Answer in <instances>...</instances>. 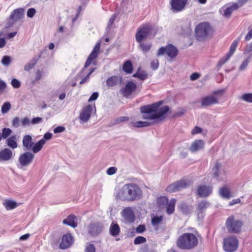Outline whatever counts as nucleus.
Returning a JSON list of instances; mask_svg holds the SVG:
<instances>
[{
	"label": "nucleus",
	"instance_id": "1",
	"mask_svg": "<svg viewBox=\"0 0 252 252\" xmlns=\"http://www.w3.org/2000/svg\"><path fill=\"white\" fill-rule=\"evenodd\" d=\"M142 196V191L138 185L127 183L116 191L115 196L117 201L134 202L141 199Z\"/></svg>",
	"mask_w": 252,
	"mask_h": 252
},
{
	"label": "nucleus",
	"instance_id": "2",
	"mask_svg": "<svg viewBox=\"0 0 252 252\" xmlns=\"http://www.w3.org/2000/svg\"><path fill=\"white\" fill-rule=\"evenodd\" d=\"M162 103V101H160L141 107L140 111L143 114L142 119L148 120H162L169 110L167 106L160 107Z\"/></svg>",
	"mask_w": 252,
	"mask_h": 252
},
{
	"label": "nucleus",
	"instance_id": "3",
	"mask_svg": "<svg viewBox=\"0 0 252 252\" xmlns=\"http://www.w3.org/2000/svg\"><path fill=\"white\" fill-rule=\"evenodd\" d=\"M198 244V239L192 233H186L180 236L177 241V245L182 249L189 250L195 247Z\"/></svg>",
	"mask_w": 252,
	"mask_h": 252
},
{
	"label": "nucleus",
	"instance_id": "4",
	"mask_svg": "<svg viewBox=\"0 0 252 252\" xmlns=\"http://www.w3.org/2000/svg\"><path fill=\"white\" fill-rule=\"evenodd\" d=\"M210 32L211 27L208 23H201L195 29L196 38L198 41H203L208 38Z\"/></svg>",
	"mask_w": 252,
	"mask_h": 252
},
{
	"label": "nucleus",
	"instance_id": "5",
	"mask_svg": "<svg viewBox=\"0 0 252 252\" xmlns=\"http://www.w3.org/2000/svg\"><path fill=\"white\" fill-rule=\"evenodd\" d=\"M225 224L229 232L239 233L241 231L243 222L236 219L233 216H231L227 218Z\"/></svg>",
	"mask_w": 252,
	"mask_h": 252
},
{
	"label": "nucleus",
	"instance_id": "6",
	"mask_svg": "<svg viewBox=\"0 0 252 252\" xmlns=\"http://www.w3.org/2000/svg\"><path fill=\"white\" fill-rule=\"evenodd\" d=\"M239 246V241L234 236L228 237L224 239L223 248L227 252H233L237 250Z\"/></svg>",
	"mask_w": 252,
	"mask_h": 252
},
{
	"label": "nucleus",
	"instance_id": "7",
	"mask_svg": "<svg viewBox=\"0 0 252 252\" xmlns=\"http://www.w3.org/2000/svg\"><path fill=\"white\" fill-rule=\"evenodd\" d=\"M153 27L151 25H146L138 29L135 34V39L138 42H143L151 33Z\"/></svg>",
	"mask_w": 252,
	"mask_h": 252
},
{
	"label": "nucleus",
	"instance_id": "8",
	"mask_svg": "<svg viewBox=\"0 0 252 252\" xmlns=\"http://www.w3.org/2000/svg\"><path fill=\"white\" fill-rule=\"evenodd\" d=\"M165 54H166L171 59L175 58L178 54V50L174 46L169 44L165 47L160 48L158 50L157 56L160 57Z\"/></svg>",
	"mask_w": 252,
	"mask_h": 252
},
{
	"label": "nucleus",
	"instance_id": "9",
	"mask_svg": "<svg viewBox=\"0 0 252 252\" xmlns=\"http://www.w3.org/2000/svg\"><path fill=\"white\" fill-rule=\"evenodd\" d=\"M190 182L189 180H181L173 183L166 189L168 192H173L178 191L189 186Z\"/></svg>",
	"mask_w": 252,
	"mask_h": 252
},
{
	"label": "nucleus",
	"instance_id": "10",
	"mask_svg": "<svg viewBox=\"0 0 252 252\" xmlns=\"http://www.w3.org/2000/svg\"><path fill=\"white\" fill-rule=\"evenodd\" d=\"M25 9L23 8H19L14 9L11 13L9 21L8 22V27L12 26L16 22L24 17Z\"/></svg>",
	"mask_w": 252,
	"mask_h": 252
},
{
	"label": "nucleus",
	"instance_id": "11",
	"mask_svg": "<svg viewBox=\"0 0 252 252\" xmlns=\"http://www.w3.org/2000/svg\"><path fill=\"white\" fill-rule=\"evenodd\" d=\"M248 1V0H238L237 2L233 3L229 6H228L224 11L223 15L226 18H229L233 11L242 7Z\"/></svg>",
	"mask_w": 252,
	"mask_h": 252
},
{
	"label": "nucleus",
	"instance_id": "12",
	"mask_svg": "<svg viewBox=\"0 0 252 252\" xmlns=\"http://www.w3.org/2000/svg\"><path fill=\"white\" fill-rule=\"evenodd\" d=\"M34 157V155L31 152H27L21 155L19 158V161L22 166H27L31 164Z\"/></svg>",
	"mask_w": 252,
	"mask_h": 252
},
{
	"label": "nucleus",
	"instance_id": "13",
	"mask_svg": "<svg viewBox=\"0 0 252 252\" xmlns=\"http://www.w3.org/2000/svg\"><path fill=\"white\" fill-rule=\"evenodd\" d=\"M93 108H94L95 111V106L94 105L93 106L89 104L83 109L79 117L82 122L85 123L89 121Z\"/></svg>",
	"mask_w": 252,
	"mask_h": 252
},
{
	"label": "nucleus",
	"instance_id": "14",
	"mask_svg": "<svg viewBox=\"0 0 252 252\" xmlns=\"http://www.w3.org/2000/svg\"><path fill=\"white\" fill-rule=\"evenodd\" d=\"M215 92L213 95H208L202 98L201 105L202 107H208L218 103V98L215 95V94L219 93Z\"/></svg>",
	"mask_w": 252,
	"mask_h": 252
},
{
	"label": "nucleus",
	"instance_id": "15",
	"mask_svg": "<svg viewBox=\"0 0 252 252\" xmlns=\"http://www.w3.org/2000/svg\"><path fill=\"white\" fill-rule=\"evenodd\" d=\"M121 215L127 222L131 223L135 220V218L134 212L130 207H126L121 212Z\"/></svg>",
	"mask_w": 252,
	"mask_h": 252
},
{
	"label": "nucleus",
	"instance_id": "16",
	"mask_svg": "<svg viewBox=\"0 0 252 252\" xmlns=\"http://www.w3.org/2000/svg\"><path fill=\"white\" fill-rule=\"evenodd\" d=\"M100 47V43L99 42H98L95 45L94 49L93 50L92 52L88 57L85 65L84 67L87 68L88 67L91 63H92L93 61L96 59L98 55L99 50Z\"/></svg>",
	"mask_w": 252,
	"mask_h": 252
},
{
	"label": "nucleus",
	"instance_id": "17",
	"mask_svg": "<svg viewBox=\"0 0 252 252\" xmlns=\"http://www.w3.org/2000/svg\"><path fill=\"white\" fill-rule=\"evenodd\" d=\"M103 227L99 223H91L88 227V231L92 237H95L101 232Z\"/></svg>",
	"mask_w": 252,
	"mask_h": 252
},
{
	"label": "nucleus",
	"instance_id": "18",
	"mask_svg": "<svg viewBox=\"0 0 252 252\" xmlns=\"http://www.w3.org/2000/svg\"><path fill=\"white\" fill-rule=\"evenodd\" d=\"M188 0H172L171 9L174 12H179L184 9Z\"/></svg>",
	"mask_w": 252,
	"mask_h": 252
},
{
	"label": "nucleus",
	"instance_id": "19",
	"mask_svg": "<svg viewBox=\"0 0 252 252\" xmlns=\"http://www.w3.org/2000/svg\"><path fill=\"white\" fill-rule=\"evenodd\" d=\"M213 177L216 179L218 181H220L223 180V175L224 172L221 169V164L216 162L215 165L212 169Z\"/></svg>",
	"mask_w": 252,
	"mask_h": 252
},
{
	"label": "nucleus",
	"instance_id": "20",
	"mask_svg": "<svg viewBox=\"0 0 252 252\" xmlns=\"http://www.w3.org/2000/svg\"><path fill=\"white\" fill-rule=\"evenodd\" d=\"M136 88L137 86L135 83L132 81L128 82L123 89L124 95L126 97H128L135 91Z\"/></svg>",
	"mask_w": 252,
	"mask_h": 252
},
{
	"label": "nucleus",
	"instance_id": "21",
	"mask_svg": "<svg viewBox=\"0 0 252 252\" xmlns=\"http://www.w3.org/2000/svg\"><path fill=\"white\" fill-rule=\"evenodd\" d=\"M197 190L199 196L206 197L212 193V187L207 186H200L198 187Z\"/></svg>",
	"mask_w": 252,
	"mask_h": 252
},
{
	"label": "nucleus",
	"instance_id": "22",
	"mask_svg": "<svg viewBox=\"0 0 252 252\" xmlns=\"http://www.w3.org/2000/svg\"><path fill=\"white\" fill-rule=\"evenodd\" d=\"M72 243V237L70 234L63 236L62 242L60 244L61 249H65L69 247Z\"/></svg>",
	"mask_w": 252,
	"mask_h": 252
},
{
	"label": "nucleus",
	"instance_id": "23",
	"mask_svg": "<svg viewBox=\"0 0 252 252\" xmlns=\"http://www.w3.org/2000/svg\"><path fill=\"white\" fill-rule=\"evenodd\" d=\"M13 156L11 150L5 148L0 152V160L7 161L10 160Z\"/></svg>",
	"mask_w": 252,
	"mask_h": 252
},
{
	"label": "nucleus",
	"instance_id": "24",
	"mask_svg": "<svg viewBox=\"0 0 252 252\" xmlns=\"http://www.w3.org/2000/svg\"><path fill=\"white\" fill-rule=\"evenodd\" d=\"M204 143L202 140H196L191 144L189 150L192 152H195L204 147Z\"/></svg>",
	"mask_w": 252,
	"mask_h": 252
},
{
	"label": "nucleus",
	"instance_id": "25",
	"mask_svg": "<svg viewBox=\"0 0 252 252\" xmlns=\"http://www.w3.org/2000/svg\"><path fill=\"white\" fill-rule=\"evenodd\" d=\"M76 220V217L74 215H70L63 220V223L73 228H75L77 226V223L75 221Z\"/></svg>",
	"mask_w": 252,
	"mask_h": 252
},
{
	"label": "nucleus",
	"instance_id": "26",
	"mask_svg": "<svg viewBox=\"0 0 252 252\" xmlns=\"http://www.w3.org/2000/svg\"><path fill=\"white\" fill-rule=\"evenodd\" d=\"M219 194L223 198L228 199L232 197L230 189L224 186L219 189Z\"/></svg>",
	"mask_w": 252,
	"mask_h": 252
},
{
	"label": "nucleus",
	"instance_id": "27",
	"mask_svg": "<svg viewBox=\"0 0 252 252\" xmlns=\"http://www.w3.org/2000/svg\"><path fill=\"white\" fill-rule=\"evenodd\" d=\"M22 143L23 146L28 150L31 149L34 144L32 138L30 135H26L23 137Z\"/></svg>",
	"mask_w": 252,
	"mask_h": 252
},
{
	"label": "nucleus",
	"instance_id": "28",
	"mask_svg": "<svg viewBox=\"0 0 252 252\" xmlns=\"http://www.w3.org/2000/svg\"><path fill=\"white\" fill-rule=\"evenodd\" d=\"M120 82V78L117 76L108 78L106 80V85L109 87H112L118 85Z\"/></svg>",
	"mask_w": 252,
	"mask_h": 252
},
{
	"label": "nucleus",
	"instance_id": "29",
	"mask_svg": "<svg viewBox=\"0 0 252 252\" xmlns=\"http://www.w3.org/2000/svg\"><path fill=\"white\" fill-rule=\"evenodd\" d=\"M45 144V140L44 139H41L36 142L35 144H33L32 147V150L33 153H37L39 152L42 148L43 145Z\"/></svg>",
	"mask_w": 252,
	"mask_h": 252
},
{
	"label": "nucleus",
	"instance_id": "30",
	"mask_svg": "<svg viewBox=\"0 0 252 252\" xmlns=\"http://www.w3.org/2000/svg\"><path fill=\"white\" fill-rule=\"evenodd\" d=\"M110 234L113 236H118L120 232V228L117 223H112L109 228Z\"/></svg>",
	"mask_w": 252,
	"mask_h": 252
},
{
	"label": "nucleus",
	"instance_id": "31",
	"mask_svg": "<svg viewBox=\"0 0 252 252\" xmlns=\"http://www.w3.org/2000/svg\"><path fill=\"white\" fill-rule=\"evenodd\" d=\"M41 55L38 58H33L30 62L27 63L24 66V69L26 71H29L32 69L37 63L39 59L40 58Z\"/></svg>",
	"mask_w": 252,
	"mask_h": 252
},
{
	"label": "nucleus",
	"instance_id": "32",
	"mask_svg": "<svg viewBox=\"0 0 252 252\" xmlns=\"http://www.w3.org/2000/svg\"><path fill=\"white\" fill-rule=\"evenodd\" d=\"M209 203L206 201L200 202L198 205L197 213L199 214L203 212L209 207Z\"/></svg>",
	"mask_w": 252,
	"mask_h": 252
},
{
	"label": "nucleus",
	"instance_id": "33",
	"mask_svg": "<svg viewBox=\"0 0 252 252\" xmlns=\"http://www.w3.org/2000/svg\"><path fill=\"white\" fill-rule=\"evenodd\" d=\"M140 49L144 53L148 52L152 47V44L150 43H144L143 42L138 43Z\"/></svg>",
	"mask_w": 252,
	"mask_h": 252
},
{
	"label": "nucleus",
	"instance_id": "34",
	"mask_svg": "<svg viewBox=\"0 0 252 252\" xmlns=\"http://www.w3.org/2000/svg\"><path fill=\"white\" fill-rule=\"evenodd\" d=\"M3 205L7 210H12L17 207V203L11 200H6L3 203Z\"/></svg>",
	"mask_w": 252,
	"mask_h": 252
},
{
	"label": "nucleus",
	"instance_id": "35",
	"mask_svg": "<svg viewBox=\"0 0 252 252\" xmlns=\"http://www.w3.org/2000/svg\"><path fill=\"white\" fill-rule=\"evenodd\" d=\"M176 200L175 199H171L167 204L166 212L168 214L170 215L174 213L175 209Z\"/></svg>",
	"mask_w": 252,
	"mask_h": 252
},
{
	"label": "nucleus",
	"instance_id": "36",
	"mask_svg": "<svg viewBox=\"0 0 252 252\" xmlns=\"http://www.w3.org/2000/svg\"><path fill=\"white\" fill-rule=\"evenodd\" d=\"M153 124L152 122L148 121H137L133 123V126L135 127H147L151 126Z\"/></svg>",
	"mask_w": 252,
	"mask_h": 252
},
{
	"label": "nucleus",
	"instance_id": "37",
	"mask_svg": "<svg viewBox=\"0 0 252 252\" xmlns=\"http://www.w3.org/2000/svg\"><path fill=\"white\" fill-rule=\"evenodd\" d=\"M123 70L126 73L129 74L132 72V65L131 62L130 61H126L123 65Z\"/></svg>",
	"mask_w": 252,
	"mask_h": 252
},
{
	"label": "nucleus",
	"instance_id": "38",
	"mask_svg": "<svg viewBox=\"0 0 252 252\" xmlns=\"http://www.w3.org/2000/svg\"><path fill=\"white\" fill-rule=\"evenodd\" d=\"M133 76L134 77H138L141 80H144L147 78L148 74L145 71H141L139 69L137 72L133 75Z\"/></svg>",
	"mask_w": 252,
	"mask_h": 252
},
{
	"label": "nucleus",
	"instance_id": "39",
	"mask_svg": "<svg viewBox=\"0 0 252 252\" xmlns=\"http://www.w3.org/2000/svg\"><path fill=\"white\" fill-rule=\"evenodd\" d=\"M15 136H11L7 139V146L11 148L15 149L17 147V143L15 141Z\"/></svg>",
	"mask_w": 252,
	"mask_h": 252
},
{
	"label": "nucleus",
	"instance_id": "40",
	"mask_svg": "<svg viewBox=\"0 0 252 252\" xmlns=\"http://www.w3.org/2000/svg\"><path fill=\"white\" fill-rule=\"evenodd\" d=\"M129 118L128 117H120L115 119L112 122L111 126L118 125L121 122L128 121Z\"/></svg>",
	"mask_w": 252,
	"mask_h": 252
},
{
	"label": "nucleus",
	"instance_id": "41",
	"mask_svg": "<svg viewBox=\"0 0 252 252\" xmlns=\"http://www.w3.org/2000/svg\"><path fill=\"white\" fill-rule=\"evenodd\" d=\"M238 44V41L237 40H234L232 43L231 45V46L230 47V50L229 53H228L227 54L228 55V56H231L234 52L235 51L237 46Z\"/></svg>",
	"mask_w": 252,
	"mask_h": 252
},
{
	"label": "nucleus",
	"instance_id": "42",
	"mask_svg": "<svg viewBox=\"0 0 252 252\" xmlns=\"http://www.w3.org/2000/svg\"><path fill=\"white\" fill-rule=\"evenodd\" d=\"M162 220V216H154L152 219V224L154 226H156L158 225Z\"/></svg>",
	"mask_w": 252,
	"mask_h": 252
},
{
	"label": "nucleus",
	"instance_id": "43",
	"mask_svg": "<svg viewBox=\"0 0 252 252\" xmlns=\"http://www.w3.org/2000/svg\"><path fill=\"white\" fill-rule=\"evenodd\" d=\"M11 108V104L9 102L4 103L1 107V112L3 114L7 113Z\"/></svg>",
	"mask_w": 252,
	"mask_h": 252
},
{
	"label": "nucleus",
	"instance_id": "44",
	"mask_svg": "<svg viewBox=\"0 0 252 252\" xmlns=\"http://www.w3.org/2000/svg\"><path fill=\"white\" fill-rule=\"evenodd\" d=\"M12 132V130L9 128H3L2 130V137L3 139L6 138Z\"/></svg>",
	"mask_w": 252,
	"mask_h": 252
},
{
	"label": "nucleus",
	"instance_id": "45",
	"mask_svg": "<svg viewBox=\"0 0 252 252\" xmlns=\"http://www.w3.org/2000/svg\"><path fill=\"white\" fill-rule=\"evenodd\" d=\"M241 99L245 101L252 103V94H245L243 95H242Z\"/></svg>",
	"mask_w": 252,
	"mask_h": 252
},
{
	"label": "nucleus",
	"instance_id": "46",
	"mask_svg": "<svg viewBox=\"0 0 252 252\" xmlns=\"http://www.w3.org/2000/svg\"><path fill=\"white\" fill-rule=\"evenodd\" d=\"M146 241V239L143 236H138L136 237L134 241V244L135 245H139L145 243Z\"/></svg>",
	"mask_w": 252,
	"mask_h": 252
},
{
	"label": "nucleus",
	"instance_id": "47",
	"mask_svg": "<svg viewBox=\"0 0 252 252\" xmlns=\"http://www.w3.org/2000/svg\"><path fill=\"white\" fill-rule=\"evenodd\" d=\"M249 60H250V57L247 58L246 59H245L241 63V65L239 67V70L240 71H243V70H244L247 67V66H248V63H249Z\"/></svg>",
	"mask_w": 252,
	"mask_h": 252
},
{
	"label": "nucleus",
	"instance_id": "48",
	"mask_svg": "<svg viewBox=\"0 0 252 252\" xmlns=\"http://www.w3.org/2000/svg\"><path fill=\"white\" fill-rule=\"evenodd\" d=\"M11 62V58L9 56H4L3 57L2 60H1V63L3 65L7 66L9 65Z\"/></svg>",
	"mask_w": 252,
	"mask_h": 252
},
{
	"label": "nucleus",
	"instance_id": "49",
	"mask_svg": "<svg viewBox=\"0 0 252 252\" xmlns=\"http://www.w3.org/2000/svg\"><path fill=\"white\" fill-rule=\"evenodd\" d=\"M85 250L86 252H95V248L93 244H87Z\"/></svg>",
	"mask_w": 252,
	"mask_h": 252
},
{
	"label": "nucleus",
	"instance_id": "50",
	"mask_svg": "<svg viewBox=\"0 0 252 252\" xmlns=\"http://www.w3.org/2000/svg\"><path fill=\"white\" fill-rule=\"evenodd\" d=\"M36 13V10L34 8H30L27 11V16L29 18H32Z\"/></svg>",
	"mask_w": 252,
	"mask_h": 252
},
{
	"label": "nucleus",
	"instance_id": "51",
	"mask_svg": "<svg viewBox=\"0 0 252 252\" xmlns=\"http://www.w3.org/2000/svg\"><path fill=\"white\" fill-rule=\"evenodd\" d=\"M146 230L145 226L143 224H140L136 228V232L138 234H141Z\"/></svg>",
	"mask_w": 252,
	"mask_h": 252
},
{
	"label": "nucleus",
	"instance_id": "52",
	"mask_svg": "<svg viewBox=\"0 0 252 252\" xmlns=\"http://www.w3.org/2000/svg\"><path fill=\"white\" fill-rule=\"evenodd\" d=\"M244 54L248 55L250 54L252 55V42L247 46L246 49L244 52Z\"/></svg>",
	"mask_w": 252,
	"mask_h": 252
},
{
	"label": "nucleus",
	"instance_id": "53",
	"mask_svg": "<svg viewBox=\"0 0 252 252\" xmlns=\"http://www.w3.org/2000/svg\"><path fill=\"white\" fill-rule=\"evenodd\" d=\"M159 66V62L158 60L156 59L153 61L151 63V68L153 70H156L158 69Z\"/></svg>",
	"mask_w": 252,
	"mask_h": 252
},
{
	"label": "nucleus",
	"instance_id": "54",
	"mask_svg": "<svg viewBox=\"0 0 252 252\" xmlns=\"http://www.w3.org/2000/svg\"><path fill=\"white\" fill-rule=\"evenodd\" d=\"M230 58V56H228V55H226L224 58H222L218 63V65L221 66L223 65Z\"/></svg>",
	"mask_w": 252,
	"mask_h": 252
},
{
	"label": "nucleus",
	"instance_id": "55",
	"mask_svg": "<svg viewBox=\"0 0 252 252\" xmlns=\"http://www.w3.org/2000/svg\"><path fill=\"white\" fill-rule=\"evenodd\" d=\"M11 85L14 88H19L21 86V83L16 79H13L11 81Z\"/></svg>",
	"mask_w": 252,
	"mask_h": 252
},
{
	"label": "nucleus",
	"instance_id": "56",
	"mask_svg": "<svg viewBox=\"0 0 252 252\" xmlns=\"http://www.w3.org/2000/svg\"><path fill=\"white\" fill-rule=\"evenodd\" d=\"M20 124V121L19 118H14L12 122V125L13 127L17 128L19 126Z\"/></svg>",
	"mask_w": 252,
	"mask_h": 252
},
{
	"label": "nucleus",
	"instance_id": "57",
	"mask_svg": "<svg viewBox=\"0 0 252 252\" xmlns=\"http://www.w3.org/2000/svg\"><path fill=\"white\" fill-rule=\"evenodd\" d=\"M43 76V71L37 70L35 73V81H39Z\"/></svg>",
	"mask_w": 252,
	"mask_h": 252
},
{
	"label": "nucleus",
	"instance_id": "58",
	"mask_svg": "<svg viewBox=\"0 0 252 252\" xmlns=\"http://www.w3.org/2000/svg\"><path fill=\"white\" fill-rule=\"evenodd\" d=\"M117 170V169L115 167H111L107 169L106 173L109 175H112L114 174Z\"/></svg>",
	"mask_w": 252,
	"mask_h": 252
},
{
	"label": "nucleus",
	"instance_id": "59",
	"mask_svg": "<svg viewBox=\"0 0 252 252\" xmlns=\"http://www.w3.org/2000/svg\"><path fill=\"white\" fill-rule=\"evenodd\" d=\"M42 122V119L41 117H35L32 119L31 123L32 125H35L41 123Z\"/></svg>",
	"mask_w": 252,
	"mask_h": 252
},
{
	"label": "nucleus",
	"instance_id": "60",
	"mask_svg": "<svg viewBox=\"0 0 252 252\" xmlns=\"http://www.w3.org/2000/svg\"><path fill=\"white\" fill-rule=\"evenodd\" d=\"M65 128L63 126H58L54 129L55 133H61L65 130Z\"/></svg>",
	"mask_w": 252,
	"mask_h": 252
},
{
	"label": "nucleus",
	"instance_id": "61",
	"mask_svg": "<svg viewBox=\"0 0 252 252\" xmlns=\"http://www.w3.org/2000/svg\"><path fill=\"white\" fill-rule=\"evenodd\" d=\"M6 87V84L5 82L0 79V93L3 92Z\"/></svg>",
	"mask_w": 252,
	"mask_h": 252
},
{
	"label": "nucleus",
	"instance_id": "62",
	"mask_svg": "<svg viewBox=\"0 0 252 252\" xmlns=\"http://www.w3.org/2000/svg\"><path fill=\"white\" fill-rule=\"evenodd\" d=\"M98 96V94L97 92H94L92 94L88 101L89 102L96 100Z\"/></svg>",
	"mask_w": 252,
	"mask_h": 252
},
{
	"label": "nucleus",
	"instance_id": "63",
	"mask_svg": "<svg viewBox=\"0 0 252 252\" xmlns=\"http://www.w3.org/2000/svg\"><path fill=\"white\" fill-rule=\"evenodd\" d=\"M200 77V74L197 72L192 73L190 76V79L192 81L197 80Z\"/></svg>",
	"mask_w": 252,
	"mask_h": 252
},
{
	"label": "nucleus",
	"instance_id": "64",
	"mask_svg": "<svg viewBox=\"0 0 252 252\" xmlns=\"http://www.w3.org/2000/svg\"><path fill=\"white\" fill-rule=\"evenodd\" d=\"M52 137V134L50 132H46L44 134L43 136V138L42 139H44V140H49Z\"/></svg>",
	"mask_w": 252,
	"mask_h": 252
}]
</instances>
